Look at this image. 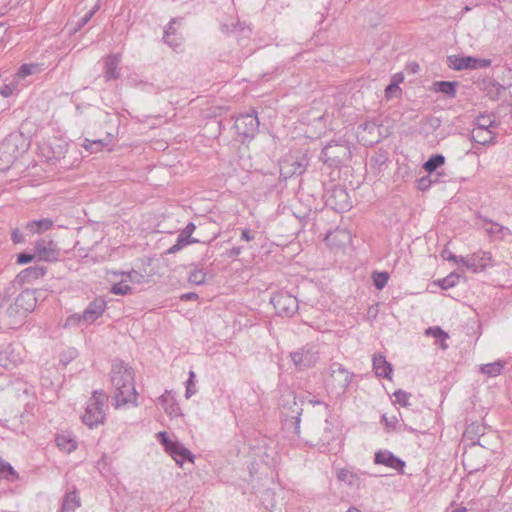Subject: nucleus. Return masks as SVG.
I'll return each instance as SVG.
<instances>
[{"label": "nucleus", "instance_id": "f257e3e1", "mask_svg": "<svg viewBox=\"0 0 512 512\" xmlns=\"http://www.w3.org/2000/svg\"><path fill=\"white\" fill-rule=\"evenodd\" d=\"M111 383L115 388L116 408L127 403H135L137 392L134 384V371L122 362H116L111 370Z\"/></svg>", "mask_w": 512, "mask_h": 512}, {"label": "nucleus", "instance_id": "f03ea898", "mask_svg": "<svg viewBox=\"0 0 512 512\" xmlns=\"http://www.w3.org/2000/svg\"><path fill=\"white\" fill-rule=\"evenodd\" d=\"M28 146L23 134H9L0 143V171H7Z\"/></svg>", "mask_w": 512, "mask_h": 512}, {"label": "nucleus", "instance_id": "7ed1b4c3", "mask_svg": "<svg viewBox=\"0 0 512 512\" xmlns=\"http://www.w3.org/2000/svg\"><path fill=\"white\" fill-rule=\"evenodd\" d=\"M107 401L108 396L102 390H95L87 401L85 412L82 415V421L90 429L104 423Z\"/></svg>", "mask_w": 512, "mask_h": 512}, {"label": "nucleus", "instance_id": "20e7f679", "mask_svg": "<svg viewBox=\"0 0 512 512\" xmlns=\"http://www.w3.org/2000/svg\"><path fill=\"white\" fill-rule=\"evenodd\" d=\"M353 373L348 371L342 364L333 362L328 368V375L325 378V387L329 394L340 397L349 387Z\"/></svg>", "mask_w": 512, "mask_h": 512}, {"label": "nucleus", "instance_id": "39448f33", "mask_svg": "<svg viewBox=\"0 0 512 512\" xmlns=\"http://www.w3.org/2000/svg\"><path fill=\"white\" fill-rule=\"evenodd\" d=\"M291 361L297 370H304L316 365L320 352L315 344H306L290 353Z\"/></svg>", "mask_w": 512, "mask_h": 512}, {"label": "nucleus", "instance_id": "423d86ee", "mask_svg": "<svg viewBox=\"0 0 512 512\" xmlns=\"http://www.w3.org/2000/svg\"><path fill=\"white\" fill-rule=\"evenodd\" d=\"M308 159L304 154H288L279 162L280 176L284 179L291 178L294 175H301L306 171Z\"/></svg>", "mask_w": 512, "mask_h": 512}, {"label": "nucleus", "instance_id": "0eeeda50", "mask_svg": "<svg viewBox=\"0 0 512 512\" xmlns=\"http://www.w3.org/2000/svg\"><path fill=\"white\" fill-rule=\"evenodd\" d=\"M350 158V150L346 143L330 142L321 152V159L330 166H338Z\"/></svg>", "mask_w": 512, "mask_h": 512}, {"label": "nucleus", "instance_id": "6e6552de", "mask_svg": "<svg viewBox=\"0 0 512 512\" xmlns=\"http://www.w3.org/2000/svg\"><path fill=\"white\" fill-rule=\"evenodd\" d=\"M36 306V297L34 293L31 291H23L21 292L14 303L11 304L7 309V314L10 317H18L22 320L26 315L33 311Z\"/></svg>", "mask_w": 512, "mask_h": 512}, {"label": "nucleus", "instance_id": "1a4fd4ad", "mask_svg": "<svg viewBox=\"0 0 512 512\" xmlns=\"http://www.w3.org/2000/svg\"><path fill=\"white\" fill-rule=\"evenodd\" d=\"M270 302L274 306L276 313L281 316L291 317L299 309L298 299L285 291L273 294Z\"/></svg>", "mask_w": 512, "mask_h": 512}, {"label": "nucleus", "instance_id": "9d476101", "mask_svg": "<svg viewBox=\"0 0 512 512\" xmlns=\"http://www.w3.org/2000/svg\"><path fill=\"white\" fill-rule=\"evenodd\" d=\"M235 129L238 135L244 139H252L256 136L259 129V120L255 113H246L240 115L235 121Z\"/></svg>", "mask_w": 512, "mask_h": 512}, {"label": "nucleus", "instance_id": "9b49d317", "mask_svg": "<svg viewBox=\"0 0 512 512\" xmlns=\"http://www.w3.org/2000/svg\"><path fill=\"white\" fill-rule=\"evenodd\" d=\"M23 361V348L15 344H3L0 346V366L10 369Z\"/></svg>", "mask_w": 512, "mask_h": 512}, {"label": "nucleus", "instance_id": "f8f14e48", "mask_svg": "<svg viewBox=\"0 0 512 512\" xmlns=\"http://www.w3.org/2000/svg\"><path fill=\"white\" fill-rule=\"evenodd\" d=\"M448 61L449 67L454 70L480 69L491 65V60L489 59H479L472 56H449Z\"/></svg>", "mask_w": 512, "mask_h": 512}, {"label": "nucleus", "instance_id": "ddd939ff", "mask_svg": "<svg viewBox=\"0 0 512 512\" xmlns=\"http://www.w3.org/2000/svg\"><path fill=\"white\" fill-rule=\"evenodd\" d=\"M106 309V301L103 298H96L85 308L82 314H75L69 320L77 319L87 324L95 322L102 316Z\"/></svg>", "mask_w": 512, "mask_h": 512}, {"label": "nucleus", "instance_id": "4468645a", "mask_svg": "<svg viewBox=\"0 0 512 512\" xmlns=\"http://www.w3.org/2000/svg\"><path fill=\"white\" fill-rule=\"evenodd\" d=\"M35 255L42 261L54 262L60 257V249L50 239H40L35 244Z\"/></svg>", "mask_w": 512, "mask_h": 512}, {"label": "nucleus", "instance_id": "2eb2a0df", "mask_svg": "<svg viewBox=\"0 0 512 512\" xmlns=\"http://www.w3.org/2000/svg\"><path fill=\"white\" fill-rule=\"evenodd\" d=\"M459 262L473 272H477L478 270H483L487 266L491 265L492 254L487 251H479L470 257H460Z\"/></svg>", "mask_w": 512, "mask_h": 512}, {"label": "nucleus", "instance_id": "dca6fc26", "mask_svg": "<svg viewBox=\"0 0 512 512\" xmlns=\"http://www.w3.org/2000/svg\"><path fill=\"white\" fill-rule=\"evenodd\" d=\"M480 220V227L490 238L504 240L508 236L512 235V231L506 226H503L497 222H493L492 220L484 217H480Z\"/></svg>", "mask_w": 512, "mask_h": 512}, {"label": "nucleus", "instance_id": "f3484780", "mask_svg": "<svg viewBox=\"0 0 512 512\" xmlns=\"http://www.w3.org/2000/svg\"><path fill=\"white\" fill-rule=\"evenodd\" d=\"M374 463L392 468L401 474L404 473L405 462L388 450L376 452Z\"/></svg>", "mask_w": 512, "mask_h": 512}, {"label": "nucleus", "instance_id": "a211bd4d", "mask_svg": "<svg viewBox=\"0 0 512 512\" xmlns=\"http://www.w3.org/2000/svg\"><path fill=\"white\" fill-rule=\"evenodd\" d=\"M195 229L196 226L192 222L188 223L178 235L176 243L167 250V254H174L183 249L188 244L198 242V240L191 238V235Z\"/></svg>", "mask_w": 512, "mask_h": 512}, {"label": "nucleus", "instance_id": "6ab92c4d", "mask_svg": "<svg viewBox=\"0 0 512 512\" xmlns=\"http://www.w3.org/2000/svg\"><path fill=\"white\" fill-rule=\"evenodd\" d=\"M121 62L120 54H113L105 59L104 77L106 81L119 78V64Z\"/></svg>", "mask_w": 512, "mask_h": 512}, {"label": "nucleus", "instance_id": "aec40b11", "mask_svg": "<svg viewBox=\"0 0 512 512\" xmlns=\"http://www.w3.org/2000/svg\"><path fill=\"white\" fill-rule=\"evenodd\" d=\"M157 402L170 417H177L181 415L179 405L168 391H165L164 394L158 397Z\"/></svg>", "mask_w": 512, "mask_h": 512}, {"label": "nucleus", "instance_id": "412c9836", "mask_svg": "<svg viewBox=\"0 0 512 512\" xmlns=\"http://www.w3.org/2000/svg\"><path fill=\"white\" fill-rule=\"evenodd\" d=\"M373 369L375 374L379 377L383 378H391L392 374V366L389 362H387L386 358L381 355H374L373 357Z\"/></svg>", "mask_w": 512, "mask_h": 512}, {"label": "nucleus", "instance_id": "4be33fe9", "mask_svg": "<svg viewBox=\"0 0 512 512\" xmlns=\"http://www.w3.org/2000/svg\"><path fill=\"white\" fill-rule=\"evenodd\" d=\"M175 462L182 467L183 463L185 461L194 462L195 456L192 454V452L186 448L182 443H178L176 447L172 450V452L169 454Z\"/></svg>", "mask_w": 512, "mask_h": 512}, {"label": "nucleus", "instance_id": "5701e85b", "mask_svg": "<svg viewBox=\"0 0 512 512\" xmlns=\"http://www.w3.org/2000/svg\"><path fill=\"white\" fill-rule=\"evenodd\" d=\"M495 134L491 130H477L471 131V138L474 142L481 145H488L495 143Z\"/></svg>", "mask_w": 512, "mask_h": 512}, {"label": "nucleus", "instance_id": "b1692460", "mask_svg": "<svg viewBox=\"0 0 512 512\" xmlns=\"http://www.w3.org/2000/svg\"><path fill=\"white\" fill-rule=\"evenodd\" d=\"M289 397L292 398V406L290 407L291 412H285L286 417L291 418V423L294 425V432L296 434H299L300 430V416L302 414V408L297 402L295 401V397L292 395H289Z\"/></svg>", "mask_w": 512, "mask_h": 512}, {"label": "nucleus", "instance_id": "393cba45", "mask_svg": "<svg viewBox=\"0 0 512 512\" xmlns=\"http://www.w3.org/2000/svg\"><path fill=\"white\" fill-rule=\"evenodd\" d=\"M46 273V268L43 266H32L22 270L19 274V277L22 281L31 282L32 280L38 279L44 276Z\"/></svg>", "mask_w": 512, "mask_h": 512}, {"label": "nucleus", "instance_id": "a878e982", "mask_svg": "<svg viewBox=\"0 0 512 512\" xmlns=\"http://www.w3.org/2000/svg\"><path fill=\"white\" fill-rule=\"evenodd\" d=\"M53 225L52 220L45 218L41 220H33L26 224V229L31 233H42L50 229Z\"/></svg>", "mask_w": 512, "mask_h": 512}, {"label": "nucleus", "instance_id": "bb28decb", "mask_svg": "<svg viewBox=\"0 0 512 512\" xmlns=\"http://www.w3.org/2000/svg\"><path fill=\"white\" fill-rule=\"evenodd\" d=\"M57 446L64 452L70 453L77 447L76 440L69 434H60L56 437Z\"/></svg>", "mask_w": 512, "mask_h": 512}, {"label": "nucleus", "instance_id": "cd10ccee", "mask_svg": "<svg viewBox=\"0 0 512 512\" xmlns=\"http://www.w3.org/2000/svg\"><path fill=\"white\" fill-rule=\"evenodd\" d=\"M80 506V499L76 492H68L63 498L61 512H74Z\"/></svg>", "mask_w": 512, "mask_h": 512}, {"label": "nucleus", "instance_id": "c85d7f7f", "mask_svg": "<svg viewBox=\"0 0 512 512\" xmlns=\"http://www.w3.org/2000/svg\"><path fill=\"white\" fill-rule=\"evenodd\" d=\"M0 478H3L9 482L18 480L19 476L15 469L3 459H0Z\"/></svg>", "mask_w": 512, "mask_h": 512}, {"label": "nucleus", "instance_id": "c756f323", "mask_svg": "<svg viewBox=\"0 0 512 512\" xmlns=\"http://www.w3.org/2000/svg\"><path fill=\"white\" fill-rule=\"evenodd\" d=\"M476 127L474 129L477 130H491L497 126L495 121V117L493 115H479L475 120Z\"/></svg>", "mask_w": 512, "mask_h": 512}, {"label": "nucleus", "instance_id": "7c9ffc66", "mask_svg": "<svg viewBox=\"0 0 512 512\" xmlns=\"http://www.w3.org/2000/svg\"><path fill=\"white\" fill-rule=\"evenodd\" d=\"M40 71V67L38 64L30 63V64H23L18 69V72L15 75V80L19 82L20 80L25 79L29 75L36 74Z\"/></svg>", "mask_w": 512, "mask_h": 512}, {"label": "nucleus", "instance_id": "2f4dec72", "mask_svg": "<svg viewBox=\"0 0 512 512\" xmlns=\"http://www.w3.org/2000/svg\"><path fill=\"white\" fill-rule=\"evenodd\" d=\"M425 334L427 336H432L434 337L436 340H439L440 341V347L442 349H447L448 348V345L447 343L445 342L446 339L449 337L448 334L442 330L440 327L436 326V327H429L425 330Z\"/></svg>", "mask_w": 512, "mask_h": 512}, {"label": "nucleus", "instance_id": "473e14b6", "mask_svg": "<svg viewBox=\"0 0 512 512\" xmlns=\"http://www.w3.org/2000/svg\"><path fill=\"white\" fill-rule=\"evenodd\" d=\"M504 368V362L496 361L493 363L483 364L480 366V371L489 377H496L501 374Z\"/></svg>", "mask_w": 512, "mask_h": 512}, {"label": "nucleus", "instance_id": "72a5a7b5", "mask_svg": "<svg viewBox=\"0 0 512 512\" xmlns=\"http://www.w3.org/2000/svg\"><path fill=\"white\" fill-rule=\"evenodd\" d=\"M445 162V157L442 154H436L431 156L424 164L423 168L429 174L433 173L439 167H441Z\"/></svg>", "mask_w": 512, "mask_h": 512}, {"label": "nucleus", "instance_id": "f704fd0d", "mask_svg": "<svg viewBox=\"0 0 512 512\" xmlns=\"http://www.w3.org/2000/svg\"><path fill=\"white\" fill-rule=\"evenodd\" d=\"M435 90L441 92L449 97H454L456 94V82L450 81H439L434 83Z\"/></svg>", "mask_w": 512, "mask_h": 512}, {"label": "nucleus", "instance_id": "c9c22d12", "mask_svg": "<svg viewBox=\"0 0 512 512\" xmlns=\"http://www.w3.org/2000/svg\"><path fill=\"white\" fill-rule=\"evenodd\" d=\"M337 478L339 481L345 482L350 486L356 485L358 481L357 475L346 468L337 471Z\"/></svg>", "mask_w": 512, "mask_h": 512}, {"label": "nucleus", "instance_id": "e433bc0d", "mask_svg": "<svg viewBox=\"0 0 512 512\" xmlns=\"http://www.w3.org/2000/svg\"><path fill=\"white\" fill-rule=\"evenodd\" d=\"M156 436L168 454H170L172 450L176 447V445L179 443V441L171 440L168 436V433L165 431L157 433Z\"/></svg>", "mask_w": 512, "mask_h": 512}, {"label": "nucleus", "instance_id": "4c0bfd02", "mask_svg": "<svg viewBox=\"0 0 512 512\" xmlns=\"http://www.w3.org/2000/svg\"><path fill=\"white\" fill-rule=\"evenodd\" d=\"M188 281L196 285L204 284L206 281V273L202 269L194 268L189 272Z\"/></svg>", "mask_w": 512, "mask_h": 512}, {"label": "nucleus", "instance_id": "58836bf2", "mask_svg": "<svg viewBox=\"0 0 512 512\" xmlns=\"http://www.w3.org/2000/svg\"><path fill=\"white\" fill-rule=\"evenodd\" d=\"M333 439H334L333 426L328 420H325L324 427H323V433L320 437V441L322 442V445H329Z\"/></svg>", "mask_w": 512, "mask_h": 512}, {"label": "nucleus", "instance_id": "ea45409f", "mask_svg": "<svg viewBox=\"0 0 512 512\" xmlns=\"http://www.w3.org/2000/svg\"><path fill=\"white\" fill-rule=\"evenodd\" d=\"M131 290L132 288L127 284V279H122L112 286L111 293L115 295H127Z\"/></svg>", "mask_w": 512, "mask_h": 512}, {"label": "nucleus", "instance_id": "a19ab883", "mask_svg": "<svg viewBox=\"0 0 512 512\" xmlns=\"http://www.w3.org/2000/svg\"><path fill=\"white\" fill-rule=\"evenodd\" d=\"M458 280H459V275L455 274V273H451L448 276H446L445 278L439 280V286L442 289L447 290L449 288L454 287L458 283Z\"/></svg>", "mask_w": 512, "mask_h": 512}, {"label": "nucleus", "instance_id": "79ce46f5", "mask_svg": "<svg viewBox=\"0 0 512 512\" xmlns=\"http://www.w3.org/2000/svg\"><path fill=\"white\" fill-rule=\"evenodd\" d=\"M388 279L389 276L386 272H375L373 274L374 286L379 290L383 289L386 286Z\"/></svg>", "mask_w": 512, "mask_h": 512}, {"label": "nucleus", "instance_id": "37998d69", "mask_svg": "<svg viewBox=\"0 0 512 512\" xmlns=\"http://www.w3.org/2000/svg\"><path fill=\"white\" fill-rule=\"evenodd\" d=\"M438 181V177L432 178L431 175L423 176L417 181V188L421 191H425L431 187V185Z\"/></svg>", "mask_w": 512, "mask_h": 512}, {"label": "nucleus", "instance_id": "c03bdc74", "mask_svg": "<svg viewBox=\"0 0 512 512\" xmlns=\"http://www.w3.org/2000/svg\"><path fill=\"white\" fill-rule=\"evenodd\" d=\"M332 193L334 197L340 200L339 209H345L349 206L347 202L348 194L343 188H335Z\"/></svg>", "mask_w": 512, "mask_h": 512}, {"label": "nucleus", "instance_id": "a18cd8bd", "mask_svg": "<svg viewBox=\"0 0 512 512\" xmlns=\"http://www.w3.org/2000/svg\"><path fill=\"white\" fill-rule=\"evenodd\" d=\"M194 379H195V373L191 370V371H189V378L186 382L185 397L187 399L196 393V389L194 388V386H195Z\"/></svg>", "mask_w": 512, "mask_h": 512}, {"label": "nucleus", "instance_id": "49530a36", "mask_svg": "<svg viewBox=\"0 0 512 512\" xmlns=\"http://www.w3.org/2000/svg\"><path fill=\"white\" fill-rule=\"evenodd\" d=\"M18 82L14 79L13 82L5 84L0 88V95L7 98L10 97L13 92L17 89Z\"/></svg>", "mask_w": 512, "mask_h": 512}, {"label": "nucleus", "instance_id": "de8ad7c7", "mask_svg": "<svg viewBox=\"0 0 512 512\" xmlns=\"http://www.w3.org/2000/svg\"><path fill=\"white\" fill-rule=\"evenodd\" d=\"M395 401L403 406L409 405L408 400L411 397L410 393L403 390H397L394 392Z\"/></svg>", "mask_w": 512, "mask_h": 512}, {"label": "nucleus", "instance_id": "09e8293b", "mask_svg": "<svg viewBox=\"0 0 512 512\" xmlns=\"http://www.w3.org/2000/svg\"><path fill=\"white\" fill-rule=\"evenodd\" d=\"M164 41L167 45H169L174 50L179 48L182 44V38L177 36L176 34L171 35V37L168 39H164Z\"/></svg>", "mask_w": 512, "mask_h": 512}, {"label": "nucleus", "instance_id": "8fccbe9b", "mask_svg": "<svg viewBox=\"0 0 512 512\" xmlns=\"http://www.w3.org/2000/svg\"><path fill=\"white\" fill-rule=\"evenodd\" d=\"M102 145H103L102 140L89 141L88 139H86L83 146L85 149L91 150L92 152H94V151L100 150Z\"/></svg>", "mask_w": 512, "mask_h": 512}, {"label": "nucleus", "instance_id": "3c124183", "mask_svg": "<svg viewBox=\"0 0 512 512\" xmlns=\"http://www.w3.org/2000/svg\"><path fill=\"white\" fill-rule=\"evenodd\" d=\"M92 18L91 13H86L76 24V26L71 30V32L76 33L78 32L82 27H84Z\"/></svg>", "mask_w": 512, "mask_h": 512}, {"label": "nucleus", "instance_id": "603ef678", "mask_svg": "<svg viewBox=\"0 0 512 512\" xmlns=\"http://www.w3.org/2000/svg\"><path fill=\"white\" fill-rule=\"evenodd\" d=\"M400 91L399 86L396 83L389 84L385 89V95L387 98H391Z\"/></svg>", "mask_w": 512, "mask_h": 512}, {"label": "nucleus", "instance_id": "864d4df0", "mask_svg": "<svg viewBox=\"0 0 512 512\" xmlns=\"http://www.w3.org/2000/svg\"><path fill=\"white\" fill-rule=\"evenodd\" d=\"M35 256H36L35 254L20 253L17 256V263H19V264L30 263L34 259Z\"/></svg>", "mask_w": 512, "mask_h": 512}, {"label": "nucleus", "instance_id": "5fc2aeb1", "mask_svg": "<svg viewBox=\"0 0 512 512\" xmlns=\"http://www.w3.org/2000/svg\"><path fill=\"white\" fill-rule=\"evenodd\" d=\"M176 22H177V19H175V18H174V19H172V20L169 22V24H168L167 28H166V29H165V31H164V37H163L164 39H168V38H170V37H171V35L176 34V29L174 28V24H175Z\"/></svg>", "mask_w": 512, "mask_h": 512}, {"label": "nucleus", "instance_id": "6e6d98bb", "mask_svg": "<svg viewBox=\"0 0 512 512\" xmlns=\"http://www.w3.org/2000/svg\"><path fill=\"white\" fill-rule=\"evenodd\" d=\"M441 256L443 259L448 260V261H454V262L459 261L458 257L456 255H454L449 249H446V248L442 250Z\"/></svg>", "mask_w": 512, "mask_h": 512}, {"label": "nucleus", "instance_id": "4d7b16f0", "mask_svg": "<svg viewBox=\"0 0 512 512\" xmlns=\"http://www.w3.org/2000/svg\"><path fill=\"white\" fill-rule=\"evenodd\" d=\"M255 239V233L251 232L250 229H243L241 232V240L252 241Z\"/></svg>", "mask_w": 512, "mask_h": 512}, {"label": "nucleus", "instance_id": "13d9d810", "mask_svg": "<svg viewBox=\"0 0 512 512\" xmlns=\"http://www.w3.org/2000/svg\"><path fill=\"white\" fill-rule=\"evenodd\" d=\"M241 24L239 22H237L236 24L234 23H231V24H227V23H223L222 24V29L226 32H234L238 29V27H240Z\"/></svg>", "mask_w": 512, "mask_h": 512}, {"label": "nucleus", "instance_id": "bf43d9fd", "mask_svg": "<svg viewBox=\"0 0 512 512\" xmlns=\"http://www.w3.org/2000/svg\"><path fill=\"white\" fill-rule=\"evenodd\" d=\"M12 240H13L14 243H21V242H23V236H22L21 232L18 229H15L12 232Z\"/></svg>", "mask_w": 512, "mask_h": 512}, {"label": "nucleus", "instance_id": "052dcab7", "mask_svg": "<svg viewBox=\"0 0 512 512\" xmlns=\"http://www.w3.org/2000/svg\"><path fill=\"white\" fill-rule=\"evenodd\" d=\"M122 274L124 275V273H122ZM125 276H126L125 279H127V281L128 280L129 281H134V280H136V278L141 277V275L138 272L134 271V270L126 273Z\"/></svg>", "mask_w": 512, "mask_h": 512}, {"label": "nucleus", "instance_id": "680f3d73", "mask_svg": "<svg viewBox=\"0 0 512 512\" xmlns=\"http://www.w3.org/2000/svg\"><path fill=\"white\" fill-rule=\"evenodd\" d=\"M198 298V295L196 293H193V292H190V293H185L181 296V300H195Z\"/></svg>", "mask_w": 512, "mask_h": 512}, {"label": "nucleus", "instance_id": "e2e57ef3", "mask_svg": "<svg viewBox=\"0 0 512 512\" xmlns=\"http://www.w3.org/2000/svg\"><path fill=\"white\" fill-rule=\"evenodd\" d=\"M100 8V1H98L89 11L88 13H91L92 14V17L94 16V14L99 10Z\"/></svg>", "mask_w": 512, "mask_h": 512}, {"label": "nucleus", "instance_id": "0e129e2a", "mask_svg": "<svg viewBox=\"0 0 512 512\" xmlns=\"http://www.w3.org/2000/svg\"><path fill=\"white\" fill-rule=\"evenodd\" d=\"M240 253H241V248L240 247H233L231 249V252H230V254L232 256H238V255H240Z\"/></svg>", "mask_w": 512, "mask_h": 512}, {"label": "nucleus", "instance_id": "69168bd1", "mask_svg": "<svg viewBox=\"0 0 512 512\" xmlns=\"http://www.w3.org/2000/svg\"><path fill=\"white\" fill-rule=\"evenodd\" d=\"M347 512H361V511L355 507H352Z\"/></svg>", "mask_w": 512, "mask_h": 512}, {"label": "nucleus", "instance_id": "338daca9", "mask_svg": "<svg viewBox=\"0 0 512 512\" xmlns=\"http://www.w3.org/2000/svg\"><path fill=\"white\" fill-rule=\"evenodd\" d=\"M69 353H70V359H72L76 355V351L75 350H71Z\"/></svg>", "mask_w": 512, "mask_h": 512}, {"label": "nucleus", "instance_id": "774afa93", "mask_svg": "<svg viewBox=\"0 0 512 512\" xmlns=\"http://www.w3.org/2000/svg\"><path fill=\"white\" fill-rule=\"evenodd\" d=\"M465 510V508H457L453 512H464Z\"/></svg>", "mask_w": 512, "mask_h": 512}]
</instances>
